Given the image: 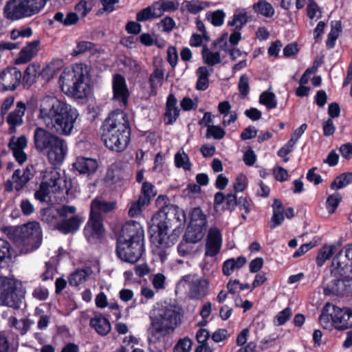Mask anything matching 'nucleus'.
Returning <instances> with one entry per match:
<instances>
[{
  "label": "nucleus",
  "instance_id": "48",
  "mask_svg": "<svg viewBox=\"0 0 352 352\" xmlns=\"http://www.w3.org/2000/svg\"><path fill=\"white\" fill-rule=\"evenodd\" d=\"M226 135V132L223 128L217 125H208L206 133L207 138H214L215 140H221Z\"/></svg>",
  "mask_w": 352,
  "mask_h": 352
},
{
  "label": "nucleus",
  "instance_id": "35",
  "mask_svg": "<svg viewBox=\"0 0 352 352\" xmlns=\"http://www.w3.org/2000/svg\"><path fill=\"white\" fill-rule=\"evenodd\" d=\"M122 179V172L117 166L110 167L107 172L104 181L107 185L111 186L113 185L121 186Z\"/></svg>",
  "mask_w": 352,
  "mask_h": 352
},
{
  "label": "nucleus",
  "instance_id": "4",
  "mask_svg": "<svg viewBox=\"0 0 352 352\" xmlns=\"http://www.w3.org/2000/svg\"><path fill=\"white\" fill-rule=\"evenodd\" d=\"M130 126L126 114L122 111L112 112L101 127V139L109 150L121 152L130 141Z\"/></svg>",
  "mask_w": 352,
  "mask_h": 352
},
{
  "label": "nucleus",
  "instance_id": "7",
  "mask_svg": "<svg viewBox=\"0 0 352 352\" xmlns=\"http://www.w3.org/2000/svg\"><path fill=\"white\" fill-rule=\"evenodd\" d=\"M41 181L38 189L34 192L35 199L41 202L46 201L52 194L57 193L67 188L65 176L52 166L45 167L38 171Z\"/></svg>",
  "mask_w": 352,
  "mask_h": 352
},
{
  "label": "nucleus",
  "instance_id": "53",
  "mask_svg": "<svg viewBox=\"0 0 352 352\" xmlns=\"http://www.w3.org/2000/svg\"><path fill=\"white\" fill-rule=\"evenodd\" d=\"M341 200V196L339 193L336 192L329 195L327 199V210L329 213L335 212L336 209L338 206V204Z\"/></svg>",
  "mask_w": 352,
  "mask_h": 352
},
{
  "label": "nucleus",
  "instance_id": "22",
  "mask_svg": "<svg viewBox=\"0 0 352 352\" xmlns=\"http://www.w3.org/2000/svg\"><path fill=\"white\" fill-rule=\"evenodd\" d=\"M113 99L126 106L129 96V91L125 78L120 74H116L112 80Z\"/></svg>",
  "mask_w": 352,
  "mask_h": 352
},
{
  "label": "nucleus",
  "instance_id": "24",
  "mask_svg": "<svg viewBox=\"0 0 352 352\" xmlns=\"http://www.w3.org/2000/svg\"><path fill=\"white\" fill-rule=\"evenodd\" d=\"M39 41L29 43L21 49L17 58L14 60L16 65L25 64L30 62L38 53L39 50Z\"/></svg>",
  "mask_w": 352,
  "mask_h": 352
},
{
  "label": "nucleus",
  "instance_id": "33",
  "mask_svg": "<svg viewBox=\"0 0 352 352\" xmlns=\"http://www.w3.org/2000/svg\"><path fill=\"white\" fill-rule=\"evenodd\" d=\"M273 215L271 219V228L274 229L278 226L282 224L284 221V208L283 204L278 199L274 201L273 205Z\"/></svg>",
  "mask_w": 352,
  "mask_h": 352
},
{
  "label": "nucleus",
  "instance_id": "17",
  "mask_svg": "<svg viewBox=\"0 0 352 352\" xmlns=\"http://www.w3.org/2000/svg\"><path fill=\"white\" fill-rule=\"evenodd\" d=\"M174 219L179 223L178 226L184 225L186 220V213L177 206L170 205L166 206L159 211L153 217L152 221H166L168 222L169 227H170L171 221Z\"/></svg>",
  "mask_w": 352,
  "mask_h": 352
},
{
  "label": "nucleus",
  "instance_id": "56",
  "mask_svg": "<svg viewBox=\"0 0 352 352\" xmlns=\"http://www.w3.org/2000/svg\"><path fill=\"white\" fill-rule=\"evenodd\" d=\"M248 186L247 177L243 174H239L235 179L233 188L236 192H243Z\"/></svg>",
  "mask_w": 352,
  "mask_h": 352
},
{
  "label": "nucleus",
  "instance_id": "27",
  "mask_svg": "<svg viewBox=\"0 0 352 352\" xmlns=\"http://www.w3.org/2000/svg\"><path fill=\"white\" fill-rule=\"evenodd\" d=\"M74 168L81 174H93L98 168L96 160L89 157H78L73 163Z\"/></svg>",
  "mask_w": 352,
  "mask_h": 352
},
{
  "label": "nucleus",
  "instance_id": "13",
  "mask_svg": "<svg viewBox=\"0 0 352 352\" xmlns=\"http://www.w3.org/2000/svg\"><path fill=\"white\" fill-rule=\"evenodd\" d=\"M186 286H188V297L191 299L199 300L208 294L210 282L206 278L188 274L178 281L176 289L182 291Z\"/></svg>",
  "mask_w": 352,
  "mask_h": 352
},
{
  "label": "nucleus",
  "instance_id": "12",
  "mask_svg": "<svg viewBox=\"0 0 352 352\" xmlns=\"http://www.w3.org/2000/svg\"><path fill=\"white\" fill-rule=\"evenodd\" d=\"M21 282L8 277H0V305H6L14 309L20 307L22 296L18 289Z\"/></svg>",
  "mask_w": 352,
  "mask_h": 352
},
{
  "label": "nucleus",
  "instance_id": "25",
  "mask_svg": "<svg viewBox=\"0 0 352 352\" xmlns=\"http://www.w3.org/2000/svg\"><path fill=\"white\" fill-rule=\"evenodd\" d=\"M27 139L25 136L12 138L9 143V147L13 152V155L19 164H23L27 160L26 154L23 149L27 146Z\"/></svg>",
  "mask_w": 352,
  "mask_h": 352
},
{
  "label": "nucleus",
  "instance_id": "47",
  "mask_svg": "<svg viewBox=\"0 0 352 352\" xmlns=\"http://www.w3.org/2000/svg\"><path fill=\"white\" fill-rule=\"evenodd\" d=\"M62 62L60 60L53 61L49 63L43 70V76L49 80L52 78L60 69Z\"/></svg>",
  "mask_w": 352,
  "mask_h": 352
},
{
  "label": "nucleus",
  "instance_id": "38",
  "mask_svg": "<svg viewBox=\"0 0 352 352\" xmlns=\"http://www.w3.org/2000/svg\"><path fill=\"white\" fill-rule=\"evenodd\" d=\"M253 10L257 14L265 17H272L275 10L273 6L265 0H259L253 5Z\"/></svg>",
  "mask_w": 352,
  "mask_h": 352
},
{
  "label": "nucleus",
  "instance_id": "1",
  "mask_svg": "<svg viewBox=\"0 0 352 352\" xmlns=\"http://www.w3.org/2000/svg\"><path fill=\"white\" fill-rule=\"evenodd\" d=\"M79 116L76 107L54 95L45 94L39 99L37 117L48 129L36 127L34 144L36 150L47 153L52 164H61L68 150L66 141L57 135H70Z\"/></svg>",
  "mask_w": 352,
  "mask_h": 352
},
{
  "label": "nucleus",
  "instance_id": "42",
  "mask_svg": "<svg viewBox=\"0 0 352 352\" xmlns=\"http://www.w3.org/2000/svg\"><path fill=\"white\" fill-rule=\"evenodd\" d=\"M352 182V173H345L338 176L331 184L333 190L344 188Z\"/></svg>",
  "mask_w": 352,
  "mask_h": 352
},
{
  "label": "nucleus",
  "instance_id": "10",
  "mask_svg": "<svg viewBox=\"0 0 352 352\" xmlns=\"http://www.w3.org/2000/svg\"><path fill=\"white\" fill-rule=\"evenodd\" d=\"M48 0H9L4 8L5 16L15 21L38 14Z\"/></svg>",
  "mask_w": 352,
  "mask_h": 352
},
{
  "label": "nucleus",
  "instance_id": "39",
  "mask_svg": "<svg viewBox=\"0 0 352 352\" xmlns=\"http://www.w3.org/2000/svg\"><path fill=\"white\" fill-rule=\"evenodd\" d=\"M197 75L198 80L196 85V88L198 90H206L209 85V72L207 67H200L197 70Z\"/></svg>",
  "mask_w": 352,
  "mask_h": 352
},
{
  "label": "nucleus",
  "instance_id": "18",
  "mask_svg": "<svg viewBox=\"0 0 352 352\" xmlns=\"http://www.w3.org/2000/svg\"><path fill=\"white\" fill-rule=\"evenodd\" d=\"M22 74L16 67H8L0 73V90L14 91L20 85Z\"/></svg>",
  "mask_w": 352,
  "mask_h": 352
},
{
  "label": "nucleus",
  "instance_id": "45",
  "mask_svg": "<svg viewBox=\"0 0 352 352\" xmlns=\"http://www.w3.org/2000/svg\"><path fill=\"white\" fill-rule=\"evenodd\" d=\"M259 102L270 109H274L277 106L275 94L269 91H265L261 94L259 97Z\"/></svg>",
  "mask_w": 352,
  "mask_h": 352
},
{
  "label": "nucleus",
  "instance_id": "3",
  "mask_svg": "<svg viewBox=\"0 0 352 352\" xmlns=\"http://www.w3.org/2000/svg\"><path fill=\"white\" fill-rule=\"evenodd\" d=\"M352 244L338 252L332 261L331 274L334 276L324 288L327 296H343L352 293Z\"/></svg>",
  "mask_w": 352,
  "mask_h": 352
},
{
  "label": "nucleus",
  "instance_id": "2",
  "mask_svg": "<svg viewBox=\"0 0 352 352\" xmlns=\"http://www.w3.org/2000/svg\"><path fill=\"white\" fill-rule=\"evenodd\" d=\"M148 318L147 340L148 344L154 346L173 333L181 324L177 307L166 302L155 303L149 312Z\"/></svg>",
  "mask_w": 352,
  "mask_h": 352
},
{
  "label": "nucleus",
  "instance_id": "63",
  "mask_svg": "<svg viewBox=\"0 0 352 352\" xmlns=\"http://www.w3.org/2000/svg\"><path fill=\"white\" fill-rule=\"evenodd\" d=\"M180 105L184 111L195 109L198 107V100L197 99L193 100L188 97H185L181 101Z\"/></svg>",
  "mask_w": 352,
  "mask_h": 352
},
{
  "label": "nucleus",
  "instance_id": "28",
  "mask_svg": "<svg viewBox=\"0 0 352 352\" xmlns=\"http://www.w3.org/2000/svg\"><path fill=\"white\" fill-rule=\"evenodd\" d=\"M91 274L92 270L89 267L76 270L68 276V283L72 287L80 288L87 282Z\"/></svg>",
  "mask_w": 352,
  "mask_h": 352
},
{
  "label": "nucleus",
  "instance_id": "49",
  "mask_svg": "<svg viewBox=\"0 0 352 352\" xmlns=\"http://www.w3.org/2000/svg\"><path fill=\"white\" fill-rule=\"evenodd\" d=\"M192 242L184 237V240L179 243L177 246V251L182 256H188L192 254L193 246Z\"/></svg>",
  "mask_w": 352,
  "mask_h": 352
},
{
  "label": "nucleus",
  "instance_id": "15",
  "mask_svg": "<svg viewBox=\"0 0 352 352\" xmlns=\"http://www.w3.org/2000/svg\"><path fill=\"white\" fill-rule=\"evenodd\" d=\"M206 228V215L199 208H195L190 212V220L184 237L192 243H197L204 238Z\"/></svg>",
  "mask_w": 352,
  "mask_h": 352
},
{
  "label": "nucleus",
  "instance_id": "58",
  "mask_svg": "<svg viewBox=\"0 0 352 352\" xmlns=\"http://www.w3.org/2000/svg\"><path fill=\"white\" fill-rule=\"evenodd\" d=\"M247 23V15L245 13L234 14L231 21H228V25L234 26L236 28H241Z\"/></svg>",
  "mask_w": 352,
  "mask_h": 352
},
{
  "label": "nucleus",
  "instance_id": "64",
  "mask_svg": "<svg viewBox=\"0 0 352 352\" xmlns=\"http://www.w3.org/2000/svg\"><path fill=\"white\" fill-rule=\"evenodd\" d=\"M123 64L134 74L139 73L141 70L140 64L132 58H125L123 60Z\"/></svg>",
  "mask_w": 352,
  "mask_h": 352
},
{
  "label": "nucleus",
  "instance_id": "16",
  "mask_svg": "<svg viewBox=\"0 0 352 352\" xmlns=\"http://www.w3.org/2000/svg\"><path fill=\"white\" fill-rule=\"evenodd\" d=\"M116 252L120 259L133 263L141 258L144 252V242L118 239Z\"/></svg>",
  "mask_w": 352,
  "mask_h": 352
},
{
  "label": "nucleus",
  "instance_id": "41",
  "mask_svg": "<svg viewBox=\"0 0 352 352\" xmlns=\"http://www.w3.org/2000/svg\"><path fill=\"white\" fill-rule=\"evenodd\" d=\"M101 8L98 10L96 15L102 16L109 14L116 10V5L119 3L120 0H100Z\"/></svg>",
  "mask_w": 352,
  "mask_h": 352
},
{
  "label": "nucleus",
  "instance_id": "19",
  "mask_svg": "<svg viewBox=\"0 0 352 352\" xmlns=\"http://www.w3.org/2000/svg\"><path fill=\"white\" fill-rule=\"evenodd\" d=\"M104 232L101 217L90 215L84 228V234L88 241L95 243L100 239Z\"/></svg>",
  "mask_w": 352,
  "mask_h": 352
},
{
  "label": "nucleus",
  "instance_id": "34",
  "mask_svg": "<svg viewBox=\"0 0 352 352\" xmlns=\"http://www.w3.org/2000/svg\"><path fill=\"white\" fill-rule=\"evenodd\" d=\"M164 80V72L160 68H155L149 77L151 91L149 95L155 96L157 95V88L162 85Z\"/></svg>",
  "mask_w": 352,
  "mask_h": 352
},
{
  "label": "nucleus",
  "instance_id": "61",
  "mask_svg": "<svg viewBox=\"0 0 352 352\" xmlns=\"http://www.w3.org/2000/svg\"><path fill=\"white\" fill-rule=\"evenodd\" d=\"M160 3L164 13L175 12L178 9L179 6L178 1L170 0H161Z\"/></svg>",
  "mask_w": 352,
  "mask_h": 352
},
{
  "label": "nucleus",
  "instance_id": "44",
  "mask_svg": "<svg viewBox=\"0 0 352 352\" xmlns=\"http://www.w3.org/2000/svg\"><path fill=\"white\" fill-rule=\"evenodd\" d=\"M175 164L177 168L188 170L191 168V163L188 155L184 151H178L175 155Z\"/></svg>",
  "mask_w": 352,
  "mask_h": 352
},
{
  "label": "nucleus",
  "instance_id": "50",
  "mask_svg": "<svg viewBox=\"0 0 352 352\" xmlns=\"http://www.w3.org/2000/svg\"><path fill=\"white\" fill-rule=\"evenodd\" d=\"M148 205V204H143L141 199L138 198L137 201L131 204L128 214L131 217H138L141 214L142 209Z\"/></svg>",
  "mask_w": 352,
  "mask_h": 352
},
{
  "label": "nucleus",
  "instance_id": "51",
  "mask_svg": "<svg viewBox=\"0 0 352 352\" xmlns=\"http://www.w3.org/2000/svg\"><path fill=\"white\" fill-rule=\"evenodd\" d=\"M192 344V340L189 338H182L178 340L174 346V352H190Z\"/></svg>",
  "mask_w": 352,
  "mask_h": 352
},
{
  "label": "nucleus",
  "instance_id": "26",
  "mask_svg": "<svg viewBox=\"0 0 352 352\" xmlns=\"http://www.w3.org/2000/svg\"><path fill=\"white\" fill-rule=\"evenodd\" d=\"M177 100L172 94H169L166 102L164 122L166 124H173L179 116L180 110L177 106Z\"/></svg>",
  "mask_w": 352,
  "mask_h": 352
},
{
  "label": "nucleus",
  "instance_id": "5",
  "mask_svg": "<svg viewBox=\"0 0 352 352\" xmlns=\"http://www.w3.org/2000/svg\"><path fill=\"white\" fill-rule=\"evenodd\" d=\"M90 67L76 63L64 69L59 78L61 91L67 96L78 99L88 97L92 91Z\"/></svg>",
  "mask_w": 352,
  "mask_h": 352
},
{
  "label": "nucleus",
  "instance_id": "55",
  "mask_svg": "<svg viewBox=\"0 0 352 352\" xmlns=\"http://www.w3.org/2000/svg\"><path fill=\"white\" fill-rule=\"evenodd\" d=\"M239 91L243 98L248 96L250 91L249 77L247 74H243L240 76L238 84Z\"/></svg>",
  "mask_w": 352,
  "mask_h": 352
},
{
  "label": "nucleus",
  "instance_id": "32",
  "mask_svg": "<svg viewBox=\"0 0 352 352\" xmlns=\"http://www.w3.org/2000/svg\"><path fill=\"white\" fill-rule=\"evenodd\" d=\"M25 103L20 101L16 103L15 109L8 114L7 122L10 125V129L12 131H14L16 126L23 124V117L25 114Z\"/></svg>",
  "mask_w": 352,
  "mask_h": 352
},
{
  "label": "nucleus",
  "instance_id": "31",
  "mask_svg": "<svg viewBox=\"0 0 352 352\" xmlns=\"http://www.w3.org/2000/svg\"><path fill=\"white\" fill-rule=\"evenodd\" d=\"M116 201H106L102 198L94 199L91 204L90 215L101 217V212H109L115 209Z\"/></svg>",
  "mask_w": 352,
  "mask_h": 352
},
{
  "label": "nucleus",
  "instance_id": "23",
  "mask_svg": "<svg viewBox=\"0 0 352 352\" xmlns=\"http://www.w3.org/2000/svg\"><path fill=\"white\" fill-rule=\"evenodd\" d=\"M33 166H28L23 170L16 169L14 170L12 180L14 184V188L16 190H21L24 186L33 177Z\"/></svg>",
  "mask_w": 352,
  "mask_h": 352
},
{
  "label": "nucleus",
  "instance_id": "59",
  "mask_svg": "<svg viewBox=\"0 0 352 352\" xmlns=\"http://www.w3.org/2000/svg\"><path fill=\"white\" fill-rule=\"evenodd\" d=\"M307 15L313 19H318L322 16V12L318 6L314 1H310L307 6Z\"/></svg>",
  "mask_w": 352,
  "mask_h": 352
},
{
  "label": "nucleus",
  "instance_id": "37",
  "mask_svg": "<svg viewBox=\"0 0 352 352\" xmlns=\"http://www.w3.org/2000/svg\"><path fill=\"white\" fill-rule=\"evenodd\" d=\"M202 58L204 62L210 66L219 64L222 60L219 51H212L206 46L202 49Z\"/></svg>",
  "mask_w": 352,
  "mask_h": 352
},
{
  "label": "nucleus",
  "instance_id": "30",
  "mask_svg": "<svg viewBox=\"0 0 352 352\" xmlns=\"http://www.w3.org/2000/svg\"><path fill=\"white\" fill-rule=\"evenodd\" d=\"M210 3L205 0H185L182 3L181 10L197 14L209 8Z\"/></svg>",
  "mask_w": 352,
  "mask_h": 352
},
{
  "label": "nucleus",
  "instance_id": "11",
  "mask_svg": "<svg viewBox=\"0 0 352 352\" xmlns=\"http://www.w3.org/2000/svg\"><path fill=\"white\" fill-rule=\"evenodd\" d=\"M41 243L42 232L38 223L29 222L20 227L16 243L21 253L34 251Z\"/></svg>",
  "mask_w": 352,
  "mask_h": 352
},
{
  "label": "nucleus",
  "instance_id": "62",
  "mask_svg": "<svg viewBox=\"0 0 352 352\" xmlns=\"http://www.w3.org/2000/svg\"><path fill=\"white\" fill-rule=\"evenodd\" d=\"M151 281L156 289H162L165 287L166 276L163 274L158 273L153 275Z\"/></svg>",
  "mask_w": 352,
  "mask_h": 352
},
{
  "label": "nucleus",
  "instance_id": "21",
  "mask_svg": "<svg viewBox=\"0 0 352 352\" xmlns=\"http://www.w3.org/2000/svg\"><path fill=\"white\" fill-rule=\"evenodd\" d=\"M222 236L220 230L216 228H211L206 239L205 256H215L220 252L222 245Z\"/></svg>",
  "mask_w": 352,
  "mask_h": 352
},
{
  "label": "nucleus",
  "instance_id": "14",
  "mask_svg": "<svg viewBox=\"0 0 352 352\" xmlns=\"http://www.w3.org/2000/svg\"><path fill=\"white\" fill-rule=\"evenodd\" d=\"M94 6V0H80L75 6L74 12H57L54 14L53 19L64 26H72L79 21L80 17H85Z\"/></svg>",
  "mask_w": 352,
  "mask_h": 352
},
{
  "label": "nucleus",
  "instance_id": "46",
  "mask_svg": "<svg viewBox=\"0 0 352 352\" xmlns=\"http://www.w3.org/2000/svg\"><path fill=\"white\" fill-rule=\"evenodd\" d=\"M340 28L341 24L339 21H333L331 23V29L328 34V38L326 41L328 47H333L335 42L339 36Z\"/></svg>",
  "mask_w": 352,
  "mask_h": 352
},
{
  "label": "nucleus",
  "instance_id": "6",
  "mask_svg": "<svg viewBox=\"0 0 352 352\" xmlns=\"http://www.w3.org/2000/svg\"><path fill=\"white\" fill-rule=\"evenodd\" d=\"M43 221L63 234L77 232L83 220L76 214V208L73 206H63L57 208L43 210Z\"/></svg>",
  "mask_w": 352,
  "mask_h": 352
},
{
  "label": "nucleus",
  "instance_id": "54",
  "mask_svg": "<svg viewBox=\"0 0 352 352\" xmlns=\"http://www.w3.org/2000/svg\"><path fill=\"white\" fill-rule=\"evenodd\" d=\"M291 316L292 310L290 308L287 307L275 316L274 323L276 326L283 325L290 318Z\"/></svg>",
  "mask_w": 352,
  "mask_h": 352
},
{
  "label": "nucleus",
  "instance_id": "60",
  "mask_svg": "<svg viewBox=\"0 0 352 352\" xmlns=\"http://www.w3.org/2000/svg\"><path fill=\"white\" fill-rule=\"evenodd\" d=\"M159 28L166 32H171L176 25L175 21L172 17L166 16L158 24Z\"/></svg>",
  "mask_w": 352,
  "mask_h": 352
},
{
  "label": "nucleus",
  "instance_id": "40",
  "mask_svg": "<svg viewBox=\"0 0 352 352\" xmlns=\"http://www.w3.org/2000/svg\"><path fill=\"white\" fill-rule=\"evenodd\" d=\"M155 195V186L150 182H144L142 183L141 194L139 198L143 204H148L153 197Z\"/></svg>",
  "mask_w": 352,
  "mask_h": 352
},
{
  "label": "nucleus",
  "instance_id": "52",
  "mask_svg": "<svg viewBox=\"0 0 352 352\" xmlns=\"http://www.w3.org/2000/svg\"><path fill=\"white\" fill-rule=\"evenodd\" d=\"M10 245L9 243L3 239H0V265L10 258Z\"/></svg>",
  "mask_w": 352,
  "mask_h": 352
},
{
  "label": "nucleus",
  "instance_id": "29",
  "mask_svg": "<svg viewBox=\"0 0 352 352\" xmlns=\"http://www.w3.org/2000/svg\"><path fill=\"white\" fill-rule=\"evenodd\" d=\"M89 325L100 336L107 335L111 329L109 320L100 314H96L91 318Z\"/></svg>",
  "mask_w": 352,
  "mask_h": 352
},
{
  "label": "nucleus",
  "instance_id": "43",
  "mask_svg": "<svg viewBox=\"0 0 352 352\" xmlns=\"http://www.w3.org/2000/svg\"><path fill=\"white\" fill-rule=\"evenodd\" d=\"M206 17L214 26L219 27L224 23L226 13L222 10H217L208 12Z\"/></svg>",
  "mask_w": 352,
  "mask_h": 352
},
{
  "label": "nucleus",
  "instance_id": "20",
  "mask_svg": "<svg viewBox=\"0 0 352 352\" xmlns=\"http://www.w3.org/2000/svg\"><path fill=\"white\" fill-rule=\"evenodd\" d=\"M144 231L142 225L135 221L126 222L122 227L118 239L144 242Z\"/></svg>",
  "mask_w": 352,
  "mask_h": 352
},
{
  "label": "nucleus",
  "instance_id": "36",
  "mask_svg": "<svg viewBox=\"0 0 352 352\" xmlns=\"http://www.w3.org/2000/svg\"><path fill=\"white\" fill-rule=\"evenodd\" d=\"M337 251V245L334 244L324 245L318 251L316 257V264L318 266L321 267L329 260L331 256Z\"/></svg>",
  "mask_w": 352,
  "mask_h": 352
},
{
  "label": "nucleus",
  "instance_id": "8",
  "mask_svg": "<svg viewBox=\"0 0 352 352\" xmlns=\"http://www.w3.org/2000/svg\"><path fill=\"white\" fill-rule=\"evenodd\" d=\"M320 325L325 329L345 330L352 327V311L351 309L327 303L319 317Z\"/></svg>",
  "mask_w": 352,
  "mask_h": 352
},
{
  "label": "nucleus",
  "instance_id": "57",
  "mask_svg": "<svg viewBox=\"0 0 352 352\" xmlns=\"http://www.w3.org/2000/svg\"><path fill=\"white\" fill-rule=\"evenodd\" d=\"M10 322L13 327H14L21 335L25 334L29 329L30 323L25 320H16L14 318H11Z\"/></svg>",
  "mask_w": 352,
  "mask_h": 352
},
{
  "label": "nucleus",
  "instance_id": "9",
  "mask_svg": "<svg viewBox=\"0 0 352 352\" xmlns=\"http://www.w3.org/2000/svg\"><path fill=\"white\" fill-rule=\"evenodd\" d=\"M156 230L151 234V242L152 252L157 256L162 263H164L168 255L167 250L177 241L178 236L175 234H168V222L153 221Z\"/></svg>",
  "mask_w": 352,
  "mask_h": 352
}]
</instances>
